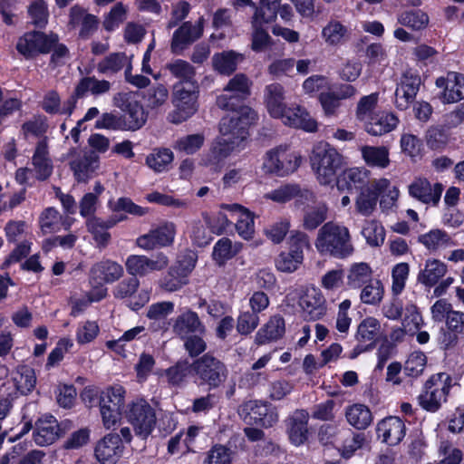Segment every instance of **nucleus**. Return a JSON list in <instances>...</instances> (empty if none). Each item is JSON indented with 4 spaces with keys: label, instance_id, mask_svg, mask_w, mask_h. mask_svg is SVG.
Segmentation results:
<instances>
[{
    "label": "nucleus",
    "instance_id": "f257e3e1",
    "mask_svg": "<svg viewBox=\"0 0 464 464\" xmlns=\"http://www.w3.org/2000/svg\"><path fill=\"white\" fill-rule=\"evenodd\" d=\"M315 247L321 255L339 259L347 258L354 251L349 229L333 221L324 223L319 229Z\"/></svg>",
    "mask_w": 464,
    "mask_h": 464
},
{
    "label": "nucleus",
    "instance_id": "f03ea898",
    "mask_svg": "<svg viewBox=\"0 0 464 464\" xmlns=\"http://www.w3.org/2000/svg\"><path fill=\"white\" fill-rule=\"evenodd\" d=\"M310 161L322 185L332 184L345 165L343 156L326 141H321L314 147Z\"/></svg>",
    "mask_w": 464,
    "mask_h": 464
},
{
    "label": "nucleus",
    "instance_id": "7ed1b4c3",
    "mask_svg": "<svg viewBox=\"0 0 464 464\" xmlns=\"http://www.w3.org/2000/svg\"><path fill=\"white\" fill-rule=\"evenodd\" d=\"M239 93H232L230 95L222 94L218 97V106L226 111H231L230 115L222 117L219 122V130L228 133L231 128L244 126L246 124L247 130L256 123L258 117L256 112L249 106L245 105V101Z\"/></svg>",
    "mask_w": 464,
    "mask_h": 464
},
{
    "label": "nucleus",
    "instance_id": "20e7f679",
    "mask_svg": "<svg viewBox=\"0 0 464 464\" xmlns=\"http://www.w3.org/2000/svg\"><path fill=\"white\" fill-rule=\"evenodd\" d=\"M227 375V364L210 353L193 360V379L198 387L217 390L226 382Z\"/></svg>",
    "mask_w": 464,
    "mask_h": 464
},
{
    "label": "nucleus",
    "instance_id": "39448f33",
    "mask_svg": "<svg viewBox=\"0 0 464 464\" xmlns=\"http://www.w3.org/2000/svg\"><path fill=\"white\" fill-rule=\"evenodd\" d=\"M198 93L199 88L196 81L177 82L172 95L174 110L168 115L169 121L180 124L191 118L198 109Z\"/></svg>",
    "mask_w": 464,
    "mask_h": 464
},
{
    "label": "nucleus",
    "instance_id": "423d86ee",
    "mask_svg": "<svg viewBox=\"0 0 464 464\" xmlns=\"http://www.w3.org/2000/svg\"><path fill=\"white\" fill-rule=\"evenodd\" d=\"M198 262V253L186 248L181 251L168 271L160 279V286L165 291L175 292L188 284V277Z\"/></svg>",
    "mask_w": 464,
    "mask_h": 464
},
{
    "label": "nucleus",
    "instance_id": "0eeeda50",
    "mask_svg": "<svg viewBox=\"0 0 464 464\" xmlns=\"http://www.w3.org/2000/svg\"><path fill=\"white\" fill-rule=\"evenodd\" d=\"M124 417L136 436L142 440H147L156 428V411L144 398L130 401L124 410Z\"/></svg>",
    "mask_w": 464,
    "mask_h": 464
},
{
    "label": "nucleus",
    "instance_id": "6e6552de",
    "mask_svg": "<svg viewBox=\"0 0 464 464\" xmlns=\"http://www.w3.org/2000/svg\"><path fill=\"white\" fill-rule=\"evenodd\" d=\"M113 105L121 110V115L129 131L140 130L147 122L149 111L144 108L138 92H120L113 97Z\"/></svg>",
    "mask_w": 464,
    "mask_h": 464
},
{
    "label": "nucleus",
    "instance_id": "1a4fd4ad",
    "mask_svg": "<svg viewBox=\"0 0 464 464\" xmlns=\"http://www.w3.org/2000/svg\"><path fill=\"white\" fill-rule=\"evenodd\" d=\"M41 30L27 31L17 39L15 49L25 60L50 53L52 44L56 43L53 32L46 34Z\"/></svg>",
    "mask_w": 464,
    "mask_h": 464
},
{
    "label": "nucleus",
    "instance_id": "9d476101",
    "mask_svg": "<svg viewBox=\"0 0 464 464\" xmlns=\"http://www.w3.org/2000/svg\"><path fill=\"white\" fill-rule=\"evenodd\" d=\"M126 390L121 385L108 386L102 390L100 412L106 429L113 427L122 415Z\"/></svg>",
    "mask_w": 464,
    "mask_h": 464
},
{
    "label": "nucleus",
    "instance_id": "9b49d317",
    "mask_svg": "<svg viewBox=\"0 0 464 464\" xmlns=\"http://www.w3.org/2000/svg\"><path fill=\"white\" fill-rule=\"evenodd\" d=\"M240 415L246 423L265 429L273 427L278 421L276 407L268 401H246L241 405Z\"/></svg>",
    "mask_w": 464,
    "mask_h": 464
},
{
    "label": "nucleus",
    "instance_id": "f8f14e48",
    "mask_svg": "<svg viewBox=\"0 0 464 464\" xmlns=\"http://www.w3.org/2000/svg\"><path fill=\"white\" fill-rule=\"evenodd\" d=\"M300 164L299 154L280 146L266 152L263 166L267 173L284 177L295 172Z\"/></svg>",
    "mask_w": 464,
    "mask_h": 464
},
{
    "label": "nucleus",
    "instance_id": "ddd939ff",
    "mask_svg": "<svg viewBox=\"0 0 464 464\" xmlns=\"http://www.w3.org/2000/svg\"><path fill=\"white\" fill-rule=\"evenodd\" d=\"M461 339H464V312L456 310L440 328L437 343L440 350L449 353L457 349Z\"/></svg>",
    "mask_w": 464,
    "mask_h": 464
},
{
    "label": "nucleus",
    "instance_id": "4468645a",
    "mask_svg": "<svg viewBox=\"0 0 464 464\" xmlns=\"http://www.w3.org/2000/svg\"><path fill=\"white\" fill-rule=\"evenodd\" d=\"M204 32V18L199 17L193 24L190 21L183 22L173 33L170 51L175 55L183 54L191 44L198 41Z\"/></svg>",
    "mask_w": 464,
    "mask_h": 464
},
{
    "label": "nucleus",
    "instance_id": "2eb2a0df",
    "mask_svg": "<svg viewBox=\"0 0 464 464\" xmlns=\"http://www.w3.org/2000/svg\"><path fill=\"white\" fill-rule=\"evenodd\" d=\"M169 265L168 256L160 252L156 259L144 255H130L125 261L126 271L131 277H144L154 271H161Z\"/></svg>",
    "mask_w": 464,
    "mask_h": 464
},
{
    "label": "nucleus",
    "instance_id": "dca6fc26",
    "mask_svg": "<svg viewBox=\"0 0 464 464\" xmlns=\"http://www.w3.org/2000/svg\"><path fill=\"white\" fill-rule=\"evenodd\" d=\"M176 235V226L172 222L150 229L147 234L140 235L136 239V245L144 250L165 247L172 245Z\"/></svg>",
    "mask_w": 464,
    "mask_h": 464
},
{
    "label": "nucleus",
    "instance_id": "f3484780",
    "mask_svg": "<svg viewBox=\"0 0 464 464\" xmlns=\"http://www.w3.org/2000/svg\"><path fill=\"white\" fill-rule=\"evenodd\" d=\"M124 445L117 433H109L94 448V456L101 464H116L122 456Z\"/></svg>",
    "mask_w": 464,
    "mask_h": 464
},
{
    "label": "nucleus",
    "instance_id": "a211bd4d",
    "mask_svg": "<svg viewBox=\"0 0 464 464\" xmlns=\"http://www.w3.org/2000/svg\"><path fill=\"white\" fill-rule=\"evenodd\" d=\"M421 84L420 77L411 71H406L395 91V107L406 111L414 102Z\"/></svg>",
    "mask_w": 464,
    "mask_h": 464
},
{
    "label": "nucleus",
    "instance_id": "6ab92c4d",
    "mask_svg": "<svg viewBox=\"0 0 464 464\" xmlns=\"http://www.w3.org/2000/svg\"><path fill=\"white\" fill-rule=\"evenodd\" d=\"M376 435L382 442L389 446H396L406 435L405 423L400 417H386L377 423Z\"/></svg>",
    "mask_w": 464,
    "mask_h": 464
},
{
    "label": "nucleus",
    "instance_id": "aec40b11",
    "mask_svg": "<svg viewBox=\"0 0 464 464\" xmlns=\"http://www.w3.org/2000/svg\"><path fill=\"white\" fill-rule=\"evenodd\" d=\"M334 182L342 192L357 193L367 187L368 171L359 168L342 169Z\"/></svg>",
    "mask_w": 464,
    "mask_h": 464
},
{
    "label": "nucleus",
    "instance_id": "412c9836",
    "mask_svg": "<svg viewBox=\"0 0 464 464\" xmlns=\"http://www.w3.org/2000/svg\"><path fill=\"white\" fill-rule=\"evenodd\" d=\"M243 124L245 125L241 127L231 128V131L228 133L219 130L222 137L217 140L212 148V152L216 157L227 158L236 147L248 138L249 130L246 128L245 122Z\"/></svg>",
    "mask_w": 464,
    "mask_h": 464
},
{
    "label": "nucleus",
    "instance_id": "4be33fe9",
    "mask_svg": "<svg viewBox=\"0 0 464 464\" xmlns=\"http://www.w3.org/2000/svg\"><path fill=\"white\" fill-rule=\"evenodd\" d=\"M63 433L61 424L50 414L37 420L33 435L37 445L46 446L53 443Z\"/></svg>",
    "mask_w": 464,
    "mask_h": 464
},
{
    "label": "nucleus",
    "instance_id": "5701e85b",
    "mask_svg": "<svg viewBox=\"0 0 464 464\" xmlns=\"http://www.w3.org/2000/svg\"><path fill=\"white\" fill-rule=\"evenodd\" d=\"M443 191L441 183H431L426 178H417L409 186V195L423 204H432L436 206Z\"/></svg>",
    "mask_w": 464,
    "mask_h": 464
},
{
    "label": "nucleus",
    "instance_id": "b1692460",
    "mask_svg": "<svg viewBox=\"0 0 464 464\" xmlns=\"http://www.w3.org/2000/svg\"><path fill=\"white\" fill-rule=\"evenodd\" d=\"M123 274L122 266L111 259H102L95 263L90 269V284H111Z\"/></svg>",
    "mask_w": 464,
    "mask_h": 464
},
{
    "label": "nucleus",
    "instance_id": "393cba45",
    "mask_svg": "<svg viewBox=\"0 0 464 464\" xmlns=\"http://www.w3.org/2000/svg\"><path fill=\"white\" fill-rule=\"evenodd\" d=\"M279 119L285 125L300 129L306 132H315L318 129L317 121L310 116L304 107L300 105L286 107L284 116Z\"/></svg>",
    "mask_w": 464,
    "mask_h": 464
},
{
    "label": "nucleus",
    "instance_id": "a878e982",
    "mask_svg": "<svg viewBox=\"0 0 464 464\" xmlns=\"http://www.w3.org/2000/svg\"><path fill=\"white\" fill-rule=\"evenodd\" d=\"M400 121L392 111H380L370 115L365 122L364 130L372 136H382L393 130Z\"/></svg>",
    "mask_w": 464,
    "mask_h": 464
},
{
    "label": "nucleus",
    "instance_id": "bb28decb",
    "mask_svg": "<svg viewBox=\"0 0 464 464\" xmlns=\"http://www.w3.org/2000/svg\"><path fill=\"white\" fill-rule=\"evenodd\" d=\"M303 318L307 322L322 319L327 311L326 300L320 291L314 290L300 300Z\"/></svg>",
    "mask_w": 464,
    "mask_h": 464
},
{
    "label": "nucleus",
    "instance_id": "cd10ccee",
    "mask_svg": "<svg viewBox=\"0 0 464 464\" xmlns=\"http://www.w3.org/2000/svg\"><path fill=\"white\" fill-rule=\"evenodd\" d=\"M173 332L181 340L196 334H205L206 326L196 312L188 310L178 315L173 324Z\"/></svg>",
    "mask_w": 464,
    "mask_h": 464
},
{
    "label": "nucleus",
    "instance_id": "c85d7f7f",
    "mask_svg": "<svg viewBox=\"0 0 464 464\" xmlns=\"http://www.w3.org/2000/svg\"><path fill=\"white\" fill-rule=\"evenodd\" d=\"M309 415L305 410H296L286 420V430L289 440L295 446L304 444L308 439Z\"/></svg>",
    "mask_w": 464,
    "mask_h": 464
},
{
    "label": "nucleus",
    "instance_id": "c756f323",
    "mask_svg": "<svg viewBox=\"0 0 464 464\" xmlns=\"http://www.w3.org/2000/svg\"><path fill=\"white\" fill-rule=\"evenodd\" d=\"M159 374L166 377L170 387L182 388L188 383L189 377L193 378V361L189 362L188 358H180Z\"/></svg>",
    "mask_w": 464,
    "mask_h": 464
},
{
    "label": "nucleus",
    "instance_id": "7c9ffc66",
    "mask_svg": "<svg viewBox=\"0 0 464 464\" xmlns=\"http://www.w3.org/2000/svg\"><path fill=\"white\" fill-rule=\"evenodd\" d=\"M285 334V321L281 314L272 315L269 320L256 332L255 342L257 345L276 342Z\"/></svg>",
    "mask_w": 464,
    "mask_h": 464
},
{
    "label": "nucleus",
    "instance_id": "2f4dec72",
    "mask_svg": "<svg viewBox=\"0 0 464 464\" xmlns=\"http://www.w3.org/2000/svg\"><path fill=\"white\" fill-rule=\"evenodd\" d=\"M221 208L238 214L235 226L237 232L243 239L249 240L253 238L255 233V215L253 212L244 206L237 203L230 205L223 204Z\"/></svg>",
    "mask_w": 464,
    "mask_h": 464
},
{
    "label": "nucleus",
    "instance_id": "473e14b6",
    "mask_svg": "<svg viewBox=\"0 0 464 464\" xmlns=\"http://www.w3.org/2000/svg\"><path fill=\"white\" fill-rule=\"evenodd\" d=\"M245 59L243 53L234 50H226L220 53H215L212 56L211 63L215 72L220 75L230 76L237 70L238 63Z\"/></svg>",
    "mask_w": 464,
    "mask_h": 464
},
{
    "label": "nucleus",
    "instance_id": "72a5a7b5",
    "mask_svg": "<svg viewBox=\"0 0 464 464\" xmlns=\"http://www.w3.org/2000/svg\"><path fill=\"white\" fill-rule=\"evenodd\" d=\"M313 193L303 189L298 184H285L271 191L269 198L277 203H286L295 199L296 205H304L312 198Z\"/></svg>",
    "mask_w": 464,
    "mask_h": 464
},
{
    "label": "nucleus",
    "instance_id": "f704fd0d",
    "mask_svg": "<svg viewBox=\"0 0 464 464\" xmlns=\"http://www.w3.org/2000/svg\"><path fill=\"white\" fill-rule=\"evenodd\" d=\"M32 164L36 171V179L41 181L48 179L53 170L52 160L49 158L48 144L46 139L37 142L33 158Z\"/></svg>",
    "mask_w": 464,
    "mask_h": 464
},
{
    "label": "nucleus",
    "instance_id": "c9c22d12",
    "mask_svg": "<svg viewBox=\"0 0 464 464\" xmlns=\"http://www.w3.org/2000/svg\"><path fill=\"white\" fill-rule=\"evenodd\" d=\"M448 272L447 265L437 258H428L425 261L424 269H421L417 281L425 287L431 288L435 286Z\"/></svg>",
    "mask_w": 464,
    "mask_h": 464
},
{
    "label": "nucleus",
    "instance_id": "e433bc0d",
    "mask_svg": "<svg viewBox=\"0 0 464 464\" xmlns=\"http://www.w3.org/2000/svg\"><path fill=\"white\" fill-rule=\"evenodd\" d=\"M266 105L272 118L284 116L286 104L285 102V88L280 83H271L265 90Z\"/></svg>",
    "mask_w": 464,
    "mask_h": 464
},
{
    "label": "nucleus",
    "instance_id": "4c0bfd02",
    "mask_svg": "<svg viewBox=\"0 0 464 464\" xmlns=\"http://www.w3.org/2000/svg\"><path fill=\"white\" fill-rule=\"evenodd\" d=\"M98 163L99 156L93 151L85 153L83 157L79 160H72L70 163V167L73 171L75 180L77 182H88L92 173L98 168Z\"/></svg>",
    "mask_w": 464,
    "mask_h": 464
},
{
    "label": "nucleus",
    "instance_id": "58836bf2",
    "mask_svg": "<svg viewBox=\"0 0 464 464\" xmlns=\"http://www.w3.org/2000/svg\"><path fill=\"white\" fill-rule=\"evenodd\" d=\"M381 324L374 317L364 318L358 325L355 339L358 343H366L368 349L375 348L380 338Z\"/></svg>",
    "mask_w": 464,
    "mask_h": 464
},
{
    "label": "nucleus",
    "instance_id": "ea45409f",
    "mask_svg": "<svg viewBox=\"0 0 464 464\" xmlns=\"http://www.w3.org/2000/svg\"><path fill=\"white\" fill-rule=\"evenodd\" d=\"M345 418L351 426L359 430H366L373 420L371 410L361 403L349 406L345 411Z\"/></svg>",
    "mask_w": 464,
    "mask_h": 464
},
{
    "label": "nucleus",
    "instance_id": "a19ab883",
    "mask_svg": "<svg viewBox=\"0 0 464 464\" xmlns=\"http://www.w3.org/2000/svg\"><path fill=\"white\" fill-rule=\"evenodd\" d=\"M346 285L350 289H359L372 278V269L366 262L353 263L347 271Z\"/></svg>",
    "mask_w": 464,
    "mask_h": 464
},
{
    "label": "nucleus",
    "instance_id": "79ce46f5",
    "mask_svg": "<svg viewBox=\"0 0 464 464\" xmlns=\"http://www.w3.org/2000/svg\"><path fill=\"white\" fill-rule=\"evenodd\" d=\"M241 249V244L233 246L231 239L228 237H221L214 245L212 251V259L219 266L226 265V263L235 257Z\"/></svg>",
    "mask_w": 464,
    "mask_h": 464
},
{
    "label": "nucleus",
    "instance_id": "37998d69",
    "mask_svg": "<svg viewBox=\"0 0 464 464\" xmlns=\"http://www.w3.org/2000/svg\"><path fill=\"white\" fill-rule=\"evenodd\" d=\"M449 128L443 125H432L425 133L427 147L433 151H443L450 141Z\"/></svg>",
    "mask_w": 464,
    "mask_h": 464
},
{
    "label": "nucleus",
    "instance_id": "c03bdc74",
    "mask_svg": "<svg viewBox=\"0 0 464 464\" xmlns=\"http://www.w3.org/2000/svg\"><path fill=\"white\" fill-rule=\"evenodd\" d=\"M398 23L412 31H422L430 23V17L421 9L405 10L398 15Z\"/></svg>",
    "mask_w": 464,
    "mask_h": 464
},
{
    "label": "nucleus",
    "instance_id": "a18cd8bd",
    "mask_svg": "<svg viewBox=\"0 0 464 464\" xmlns=\"http://www.w3.org/2000/svg\"><path fill=\"white\" fill-rule=\"evenodd\" d=\"M450 86L441 92V100L444 103L458 102L464 99V74L450 72Z\"/></svg>",
    "mask_w": 464,
    "mask_h": 464
},
{
    "label": "nucleus",
    "instance_id": "49530a36",
    "mask_svg": "<svg viewBox=\"0 0 464 464\" xmlns=\"http://www.w3.org/2000/svg\"><path fill=\"white\" fill-rule=\"evenodd\" d=\"M418 241L430 251H436L440 247H447L453 244L451 237L445 230L439 228L420 235Z\"/></svg>",
    "mask_w": 464,
    "mask_h": 464
},
{
    "label": "nucleus",
    "instance_id": "de8ad7c7",
    "mask_svg": "<svg viewBox=\"0 0 464 464\" xmlns=\"http://www.w3.org/2000/svg\"><path fill=\"white\" fill-rule=\"evenodd\" d=\"M108 208L112 213L142 217L149 212L148 208H143L133 202L130 198L121 197L117 200L109 199Z\"/></svg>",
    "mask_w": 464,
    "mask_h": 464
},
{
    "label": "nucleus",
    "instance_id": "09e8293b",
    "mask_svg": "<svg viewBox=\"0 0 464 464\" xmlns=\"http://www.w3.org/2000/svg\"><path fill=\"white\" fill-rule=\"evenodd\" d=\"M63 216L53 207L45 208L40 214L38 223L43 234L57 233L62 229Z\"/></svg>",
    "mask_w": 464,
    "mask_h": 464
},
{
    "label": "nucleus",
    "instance_id": "8fccbe9b",
    "mask_svg": "<svg viewBox=\"0 0 464 464\" xmlns=\"http://www.w3.org/2000/svg\"><path fill=\"white\" fill-rule=\"evenodd\" d=\"M111 83L107 80H98L94 76L82 77L76 85V96H85L88 92L100 95L109 92Z\"/></svg>",
    "mask_w": 464,
    "mask_h": 464
},
{
    "label": "nucleus",
    "instance_id": "3c124183",
    "mask_svg": "<svg viewBox=\"0 0 464 464\" xmlns=\"http://www.w3.org/2000/svg\"><path fill=\"white\" fill-rule=\"evenodd\" d=\"M362 156L370 167L384 169L389 166V150L385 147L364 146L362 149Z\"/></svg>",
    "mask_w": 464,
    "mask_h": 464
},
{
    "label": "nucleus",
    "instance_id": "603ef678",
    "mask_svg": "<svg viewBox=\"0 0 464 464\" xmlns=\"http://www.w3.org/2000/svg\"><path fill=\"white\" fill-rule=\"evenodd\" d=\"M251 23L253 27L251 49L256 53H259L271 47L274 44L273 39L264 28V25L267 23L253 18Z\"/></svg>",
    "mask_w": 464,
    "mask_h": 464
},
{
    "label": "nucleus",
    "instance_id": "864d4df0",
    "mask_svg": "<svg viewBox=\"0 0 464 464\" xmlns=\"http://www.w3.org/2000/svg\"><path fill=\"white\" fill-rule=\"evenodd\" d=\"M87 230L92 234L97 247L103 249L108 246L111 239V233L102 225V218L92 216L87 218Z\"/></svg>",
    "mask_w": 464,
    "mask_h": 464
},
{
    "label": "nucleus",
    "instance_id": "5fc2aeb1",
    "mask_svg": "<svg viewBox=\"0 0 464 464\" xmlns=\"http://www.w3.org/2000/svg\"><path fill=\"white\" fill-rule=\"evenodd\" d=\"M174 155L171 150L167 148L155 149L146 158V164L156 172H162L169 169L173 161Z\"/></svg>",
    "mask_w": 464,
    "mask_h": 464
},
{
    "label": "nucleus",
    "instance_id": "6e6d98bb",
    "mask_svg": "<svg viewBox=\"0 0 464 464\" xmlns=\"http://www.w3.org/2000/svg\"><path fill=\"white\" fill-rule=\"evenodd\" d=\"M233 454L227 446L215 443L205 453L202 464H232Z\"/></svg>",
    "mask_w": 464,
    "mask_h": 464
},
{
    "label": "nucleus",
    "instance_id": "4d7b16f0",
    "mask_svg": "<svg viewBox=\"0 0 464 464\" xmlns=\"http://www.w3.org/2000/svg\"><path fill=\"white\" fill-rule=\"evenodd\" d=\"M384 295V288L380 279H371L361 291L360 298L363 304H379Z\"/></svg>",
    "mask_w": 464,
    "mask_h": 464
},
{
    "label": "nucleus",
    "instance_id": "13d9d810",
    "mask_svg": "<svg viewBox=\"0 0 464 464\" xmlns=\"http://www.w3.org/2000/svg\"><path fill=\"white\" fill-rule=\"evenodd\" d=\"M31 24L38 29H44L48 24L49 11L44 0H34L27 9Z\"/></svg>",
    "mask_w": 464,
    "mask_h": 464
},
{
    "label": "nucleus",
    "instance_id": "bf43d9fd",
    "mask_svg": "<svg viewBox=\"0 0 464 464\" xmlns=\"http://www.w3.org/2000/svg\"><path fill=\"white\" fill-rule=\"evenodd\" d=\"M282 0H260L258 6H253V19L271 24L276 20L278 6Z\"/></svg>",
    "mask_w": 464,
    "mask_h": 464
},
{
    "label": "nucleus",
    "instance_id": "052dcab7",
    "mask_svg": "<svg viewBox=\"0 0 464 464\" xmlns=\"http://www.w3.org/2000/svg\"><path fill=\"white\" fill-rule=\"evenodd\" d=\"M125 53H111L97 64V70L102 74H114L121 71L126 63Z\"/></svg>",
    "mask_w": 464,
    "mask_h": 464
},
{
    "label": "nucleus",
    "instance_id": "680f3d73",
    "mask_svg": "<svg viewBox=\"0 0 464 464\" xmlns=\"http://www.w3.org/2000/svg\"><path fill=\"white\" fill-rule=\"evenodd\" d=\"M17 372L19 373V379H15L17 391L23 395L31 393L36 385L34 369L28 365H22L18 367Z\"/></svg>",
    "mask_w": 464,
    "mask_h": 464
},
{
    "label": "nucleus",
    "instance_id": "e2e57ef3",
    "mask_svg": "<svg viewBox=\"0 0 464 464\" xmlns=\"http://www.w3.org/2000/svg\"><path fill=\"white\" fill-rule=\"evenodd\" d=\"M328 208L325 205L314 206L304 210L303 227L305 230H314L327 218Z\"/></svg>",
    "mask_w": 464,
    "mask_h": 464
},
{
    "label": "nucleus",
    "instance_id": "0e129e2a",
    "mask_svg": "<svg viewBox=\"0 0 464 464\" xmlns=\"http://www.w3.org/2000/svg\"><path fill=\"white\" fill-rule=\"evenodd\" d=\"M418 401L421 408L429 412H437L441 407V401H444V396L440 394L439 387L426 391L418 396Z\"/></svg>",
    "mask_w": 464,
    "mask_h": 464
},
{
    "label": "nucleus",
    "instance_id": "69168bd1",
    "mask_svg": "<svg viewBox=\"0 0 464 464\" xmlns=\"http://www.w3.org/2000/svg\"><path fill=\"white\" fill-rule=\"evenodd\" d=\"M426 362L427 357L423 352L411 353L404 363V374L412 378L420 376L425 369Z\"/></svg>",
    "mask_w": 464,
    "mask_h": 464
},
{
    "label": "nucleus",
    "instance_id": "338daca9",
    "mask_svg": "<svg viewBox=\"0 0 464 464\" xmlns=\"http://www.w3.org/2000/svg\"><path fill=\"white\" fill-rule=\"evenodd\" d=\"M290 227L291 223L289 218H283L265 228L264 234L274 244L278 245L284 241Z\"/></svg>",
    "mask_w": 464,
    "mask_h": 464
},
{
    "label": "nucleus",
    "instance_id": "774afa93",
    "mask_svg": "<svg viewBox=\"0 0 464 464\" xmlns=\"http://www.w3.org/2000/svg\"><path fill=\"white\" fill-rule=\"evenodd\" d=\"M362 236L366 239V242L371 246H379L383 244L385 239V229L382 225L372 220L363 227L362 231Z\"/></svg>",
    "mask_w": 464,
    "mask_h": 464
}]
</instances>
